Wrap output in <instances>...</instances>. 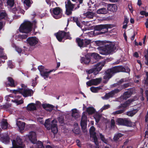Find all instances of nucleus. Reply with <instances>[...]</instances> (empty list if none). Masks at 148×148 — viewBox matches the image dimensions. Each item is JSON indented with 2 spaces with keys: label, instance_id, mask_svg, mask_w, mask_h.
<instances>
[{
  "label": "nucleus",
  "instance_id": "obj_1",
  "mask_svg": "<svg viewBox=\"0 0 148 148\" xmlns=\"http://www.w3.org/2000/svg\"><path fill=\"white\" fill-rule=\"evenodd\" d=\"M130 71L128 67H124L121 65L114 66L105 71L103 78L107 82L116 73L120 72L128 73Z\"/></svg>",
  "mask_w": 148,
  "mask_h": 148
},
{
  "label": "nucleus",
  "instance_id": "obj_2",
  "mask_svg": "<svg viewBox=\"0 0 148 148\" xmlns=\"http://www.w3.org/2000/svg\"><path fill=\"white\" fill-rule=\"evenodd\" d=\"M130 71L128 67H124L121 65L114 66L105 71L103 78L107 82L116 73L120 72L128 73Z\"/></svg>",
  "mask_w": 148,
  "mask_h": 148
},
{
  "label": "nucleus",
  "instance_id": "obj_3",
  "mask_svg": "<svg viewBox=\"0 0 148 148\" xmlns=\"http://www.w3.org/2000/svg\"><path fill=\"white\" fill-rule=\"evenodd\" d=\"M116 49L115 43L110 42L105 44L103 47H98L97 49L99 53L102 55H108L114 52Z\"/></svg>",
  "mask_w": 148,
  "mask_h": 148
},
{
  "label": "nucleus",
  "instance_id": "obj_4",
  "mask_svg": "<svg viewBox=\"0 0 148 148\" xmlns=\"http://www.w3.org/2000/svg\"><path fill=\"white\" fill-rule=\"evenodd\" d=\"M112 27V25L108 24L97 25L94 27V33L97 35L102 34L108 32V29Z\"/></svg>",
  "mask_w": 148,
  "mask_h": 148
},
{
  "label": "nucleus",
  "instance_id": "obj_5",
  "mask_svg": "<svg viewBox=\"0 0 148 148\" xmlns=\"http://www.w3.org/2000/svg\"><path fill=\"white\" fill-rule=\"evenodd\" d=\"M33 23L29 21H27L22 24L19 27V31L23 33L27 34L32 30Z\"/></svg>",
  "mask_w": 148,
  "mask_h": 148
},
{
  "label": "nucleus",
  "instance_id": "obj_6",
  "mask_svg": "<svg viewBox=\"0 0 148 148\" xmlns=\"http://www.w3.org/2000/svg\"><path fill=\"white\" fill-rule=\"evenodd\" d=\"M28 137L32 143L35 144L36 143L37 148H45V147L41 142L38 141L36 143V135L35 132L33 131L30 132L28 135Z\"/></svg>",
  "mask_w": 148,
  "mask_h": 148
},
{
  "label": "nucleus",
  "instance_id": "obj_7",
  "mask_svg": "<svg viewBox=\"0 0 148 148\" xmlns=\"http://www.w3.org/2000/svg\"><path fill=\"white\" fill-rule=\"evenodd\" d=\"M116 124L119 125L131 127L134 125L133 123L130 119L127 118H118L116 120Z\"/></svg>",
  "mask_w": 148,
  "mask_h": 148
},
{
  "label": "nucleus",
  "instance_id": "obj_8",
  "mask_svg": "<svg viewBox=\"0 0 148 148\" xmlns=\"http://www.w3.org/2000/svg\"><path fill=\"white\" fill-rule=\"evenodd\" d=\"M66 8V14L70 15L72 14L74 10L75 4L72 3L70 0H67L65 2Z\"/></svg>",
  "mask_w": 148,
  "mask_h": 148
},
{
  "label": "nucleus",
  "instance_id": "obj_9",
  "mask_svg": "<svg viewBox=\"0 0 148 148\" xmlns=\"http://www.w3.org/2000/svg\"><path fill=\"white\" fill-rule=\"evenodd\" d=\"M12 145L13 147L11 148H24L25 147L22 139L19 136H17L15 140H13Z\"/></svg>",
  "mask_w": 148,
  "mask_h": 148
},
{
  "label": "nucleus",
  "instance_id": "obj_10",
  "mask_svg": "<svg viewBox=\"0 0 148 148\" xmlns=\"http://www.w3.org/2000/svg\"><path fill=\"white\" fill-rule=\"evenodd\" d=\"M8 21V15L5 10H1V31L5 26L6 21Z\"/></svg>",
  "mask_w": 148,
  "mask_h": 148
},
{
  "label": "nucleus",
  "instance_id": "obj_11",
  "mask_svg": "<svg viewBox=\"0 0 148 148\" xmlns=\"http://www.w3.org/2000/svg\"><path fill=\"white\" fill-rule=\"evenodd\" d=\"M105 65V63H99L95 65V67L94 68L86 70V72L88 74H90L94 73L95 74H97L101 70Z\"/></svg>",
  "mask_w": 148,
  "mask_h": 148
},
{
  "label": "nucleus",
  "instance_id": "obj_12",
  "mask_svg": "<svg viewBox=\"0 0 148 148\" xmlns=\"http://www.w3.org/2000/svg\"><path fill=\"white\" fill-rule=\"evenodd\" d=\"M51 13L53 17L56 19H58L62 17V10L59 7H56L50 10Z\"/></svg>",
  "mask_w": 148,
  "mask_h": 148
},
{
  "label": "nucleus",
  "instance_id": "obj_13",
  "mask_svg": "<svg viewBox=\"0 0 148 148\" xmlns=\"http://www.w3.org/2000/svg\"><path fill=\"white\" fill-rule=\"evenodd\" d=\"M38 69L40 72L41 75L45 78H47L49 74L53 71V70L47 71L48 70L45 69L44 66L42 65L39 66L38 67Z\"/></svg>",
  "mask_w": 148,
  "mask_h": 148
},
{
  "label": "nucleus",
  "instance_id": "obj_14",
  "mask_svg": "<svg viewBox=\"0 0 148 148\" xmlns=\"http://www.w3.org/2000/svg\"><path fill=\"white\" fill-rule=\"evenodd\" d=\"M101 80L102 79L101 78L92 79L87 82L86 84L88 86H90L92 85L97 86L100 83Z\"/></svg>",
  "mask_w": 148,
  "mask_h": 148
},
{
  "label": "nucleus",
  "instance_id": "obj_15",
  "mask_svg": "<svg viewBox=\"0 0 148 148\" xmlns=\"http://www.w3.org/2000/svg\"><path fill=\"white\" fill-rule=\"evenodd\" d=\"M66 32L64 31H59L58 32L54 34L55 36L58 40L60 42H64L62 41L66 35Z\"/></svg>",
  "mask_w": 148,
  "mask_h": 148
},
{
  "label": "nucleus",
  "instance_id": "obj_16",
  "mask_svg": "<svg viewBox=\"0 0 148 148\" xmlns=\"http://www.w3.org/2000/svg\"><path fill=\"white\" fill-rule=\"evenodd\" d=\"M27 43L30 46H35L38 43V40L36 37H29L27 39Z\"/></svg>",
  "mask_w": 148,
  "mask_h": 148
},
{
  "label": "nucleus",
  "instance_id": "obj_17",
  "mask_svg": "<svg viewBox=\"0 0 148 148\" xmlns=\"http://www.w3.org/2000/svg\"><path fill=\"white\" fill-rule=\"evenodd\" d=\"M57 123V120L53 119L52 121L51 126L49 127L50 128L49 130L51 129L52 132L54 134H57L58 131Z\"/></svg>",
  "mask_w": 148,
  "mask_h": 148
},
{
  "label": "nucleus",
  "instance_id": "obj_18",
  "mask_svg": "<svg viewBox=\"0 0 148 148\" xmlns=\"http://www.w3.org/2000/svg\"><path fill=\"white\" fill-rule=\"evenodd\" d=\"M33 94V92L32 89L22 88L21 94L25 97H30Z\"/></svg>",
  "mask_w": 148,
  "mask_h": 148
},
{
  "label": "nucleus",
  "instance_id": "obj_19",
  "mask_svg": "<svg viewBox=\"0 0 148 148\" xmlns=\"http://www.w3.org/2000/svg\"><path fill=\"white\" fill-rule=\"evenodd\" d=\"M80 62L86 65H88L90 63L91 64L94 63V62L91 61L90 57L89 56H86L85 57H81L80 60Z\"/></svg>",
  "mask_w": 148,
  "mask_h": 148
},
{
  "label": "nucleus",
  "instance_id": "obj_20",
  "mask_svg": "<svg viewBox=\"0 0 148 148\" xmlns=\"http://www.w3.org/2000/svg\"><path fill=\"white\" fill-rule=\"evenodd\" d=\"M127 90V91L125 92L123 95L121 96L122 98L123 99H127L129 98L133 93V90L131 88Z\"/></svg>",
  "mask_w": 148,
  "mask_h": 148
},
{
  "label": "nucleus",
  "instance_id": "obj_21",
  "mask_svg": "<svg viewBox=\"0 0 148 148\" xmlns=\"http://www.w3.org/2000/svg\"><path fill=\"white\" fill-rule=\"evenodd\" d=\"M87 117L85 115H83L81 121L80 125L82 128L85 129L86 127Z\"/></svg>",
  "mask_w": 148,
  "mask_h": 148
},
{
  "label": "nucleus",
  "instance_id": "obj_22",
  "mask_svg": "<svg viewBox=\"0 0 148 148\" xmlns=\"http://www.w3.org/2000/svg\"><path fill=\"white\" fill-rule=\"evenodd\" d=\"M132 101H130V100L129 99L127 101H126L123 103L121 104V105L118 107V109L122 108L121 110H124V111L126 109V108L128 106L130 103Z\"/></svg>",
  "mask_w": 148,
  "mask_h": 148
},
{
  "label": "nucleus",
  "instance_id": "obj_23",
  "mask_svg": "<svg viewBox=\"0 0 148 148\" xmlns=\"http://www.w3.org/2000/svg\"><path fill=\"white\" fill-rule=\"evenodd\" d=\"M8 83H6L7 86H10L12 87H14L16 86L14 83V81L11 77H8Z\"/></svg>",
  "mask_w": 148,
  "mask_h": 148
},
{
  "label": "nucleus",
  "instance_id": "obj_24",
  "mask_svg": "<svg viewBox=\"0 0 148 148\" xmlns=\"http://www.w3.org/2000/svg\"><path fill=\"white\" fill-rule=\"evenodd\" d=\"M42 107L44 109L49 112L51 111L54 108L53 106L49 104H43Z\"/></svg>",
  "mask_w": 148,
  "mask_h": 148
},
{
  "label": "nucleus",
  "instance_id": "obj_25",
  "mask_svg": "<svg viewBox=\"0 0 148 148\" xmlns=\"http://www.w3.org/2000/svg\"><path fill=\"white\" fill-rule=\"evenodd\" d=\"M26 109L30 111L36 110H37L35 104L33 103H31L28 104L27 106Z\"/></svg>",
  "mask_w": 148,
  "mask_h": 148
},
{
  "label": "nucleus",
  "instance_id": "obj_26",
  "mask_svg": "<svg viewBox=\"0 0 148 148\" xmlns=\"http://www.w3.org/2000/svg\"><path fill=\"white\" fill-rule=\"evenodd\" d=\"M139 110L138 108L133 109L132 110L127 112L126 114L129 116L132 117Z\"/></svg>",
  "mask_w": 148,
  "mask_h": 148
},
{
  "label": "nucleus",
  "instance_id": "obj_27",
  "mask_svg": "<svg viewBox=\"0 0 148 148\" xmlns=\"http://www.w3.org/2000/svg\"><path fill=\"white\" fill-rule=\"evenodd\" d=\"M1 127L2 129H7L8 127V123L6 119H3L1 121Z\"/></svg>",
  "mask_w": 148,
  "mask_h": 148
},
{
  "label": "nucleus",
  "instance_id": "obj_28",
  "mask_svg": "<svg viewBox=\"0 0 148 148\" xmlns=\"http://www.w3.org/2000/svg\"><path fill=\"white\" fill-rule=\"evenodd\" d=\"M91 56L95 60V61L93 62L94 63L97 62V61L100 59L101 58V56L98 54L95 53H92L91 54Z\"/></svg>",
  "mask_w": 148,
  "mask_h": 148
},
{
  "label": "nucleus",
  "instance_id": "obj_29",
  "mask_svg": "<svg viewBox=\"0 0 148 148\" xmlns=\"http://www.w3.org/2000/svg\"><path fill=\"white\" fill-rule=\"evenodd\" d=\"M3 50V49L1 47V51ZM7 59V57L6 54H3L1 52V63H4L5 62V60Z\"/></svg>",
  "mask_w": 148,
  "mask_h": 148
},
{
  "label": "nucleus",
  "instance_id": "obj_30",
  "mask_svg": "<svg viewBox=\"0 0 148 148\" xmlns=\"http://www.w3.org/2000/svg\"><path fill=\"white\" fill-rule=\"evenodd\" d=\"M76 41L79 47H84V39H81L80 38H78L76 39Z\"/></svg>",
  "mask_w": 148,
  "mask_h": 148
},
{
  "label": "nucleus",
  "instance_id": "obj_31",
  "mask_svg": "<svg viewBox=\"0 0 148 148\" xmlns=\"http://www.w3.org/2000/svg\"><path fill=\"white\" fill-rule=\"evenodd\" d=\"M108 12V9L102 8L99 9L97 11V13L98 14H105Z\"/></svg>",
  "mask_w": 148,
  "mask_h": 148
},
{
  "label": "nucleus",
  "instance_id": "obj_32",
  "mask_svg": "<svg viewBox=\"0 0 148 148\" xmlns=\"http://www.w3.org/2000/svg\"><path fill=\"white\" fill-rule=\"evenodd\" d=\"M1 139L3 142L8 143L10 142V138L8 135H6L3 136L2 137H1Z\"/></svg>",
  "mask_w": 148,
  "mask_h": 148
},
{
  "label": "nucleus",
  "instance_id": "obj_33",
  "mask_svg": "<svg viewBox=\"0 0 148 148\" xmlns=\"http://www.w3.org/2000/svg\"><path fill=\"white\" fill-rule=\"evenodd\" d=\"M84 15L86 17L90 19L93 18L94 16L95 15L94 13L92 12L88 11L86 13H84Z\"/></svg>",
  "mask_w": 148,
  "mask_h": 148
},
{
  "label": "nucleus",
  "instance_id": "obj_34",
  "mask_svg": "<svg viewBox=\"0 0 148 148\" xmlns=\"http://www.w3.org/2000/svg\"><path fill=\"white\" fill-rule=\"evenodd\" d=\"M17 125L20 130L22 131L24 130L25 125V123L18 121L17 123Z\"/></svg>",
  "mask_w": 148,
  "mask_h": 148
},
{
  "label": "nucleus",
  "instance_id": "obj_35",
  "mask_svg": "<svg viewBox=\"0 0 148 148\" xmlns=\"http://www.w3.org/2000/svg\"><path fill=\"white\" fill-rule=\"evenodd\" d=\"M106 43L103 41L101 40H97L94 42V44L95 46H99V47H103L104 45V43Z\"/></svg>",
  "mask_w": 148,
  "mask_h": 148
},
{
  "label": "nucleus",
  "instance_id": "obj_36",
  "mask_svg": "<svg viewBox=\"0 0 148 148\" xmlns=\"http://www.w3.org/2000/svg\"><path fill=\"white\" fill-rule=\"evenodd\" d=\"M73 22H75L77 26L80 28H82V26L81 25V23L78 20V17H73Z\"/></svg>",
  "mask_w": 148,
  "mask_h": 148
},
{
  "label": "nucleus",
  "instance_id": "obj_37",
  "mask_svg": "<svg viewBox=\"0 0 148 148\" xmlns=\"http://www.w3.org/2000/svg\"><path fill=\"white\" fill-rule=\"evenodd\" d=\"M113 93L111 91L110 92L106 93L104 96L103 97V98L105 99H108L110 98H112L114 97Z\"/></svg>",
  "mask_w": 148,
  "mask_h": 148
},
{
  "label": "nucleus",
  "instance_id": "obj_38",
  "mask_svg": "<svg viewBox=\"0 0 148 148\" xmlns=\"http://www.w3.org/2000/svg\"><path fill=\"white\" fill-rule=\"evenodd\" d=\"M86 111L89 114H92L95 112V109L92 107H89L86 109Z\"/></svg>",
  "mask_w": 148,
  "mask_h": 148
},
{
  "label": "nucleus",
  "instance_id": "obj_39",
  "mask_svg": "<svg viewBox=\"0 0 148 148\" xmlns=\"http://www.w3.org/2000/svg\"><path fill=\"white\" fill-rule=\"evenodd\" d=\"M109 8H110V11L113 12H116L117 10V7L116 4H110L109 6Z\"/></svg>",
  "mask_w": 148,
  "mask_h": 148
},
{
  "label": "nucleus",
  "instance_id": "obj_40",
  "mask_svg": "<svg viewBox=\"0 0 148 148\" xmlns=\"http://www.w3.org/2000/svg\"><path fill=\"white\" fill-rule=\"evenodd\" d=\"M6 3L8 6L12 8L14 6V0H7Z\"/></svg>",
  "mask_w": 148,
  "mask_h": 148
},
{
  "label": "nucleus",
  "instance_id": "obj_41",
  "mask_svg": "<svg viewBox=\"0 0 148 148\" xmlns=\"http://www.w3.org/2000/svg\"><path fill=\"white\" fill-rule=\"evenodd\" d=\"M99 134L100 138L102 141L106 144H108V140L107 139L105 138L104 135L101 133H99Z\"/></svg>",
  "mask_w": 148,
  "mask_h": 148
},
{
  "label": "nucleus",
  "instance_id": "obj_42",
  "mask_svg": "<svg viewBox=\"0 0 148 148\" xmlns=\"http://www.w3.org/2000/svg\"><path fill=\"white\" fill-rule=\"evenodd\" d=\"M90 90L93 92H97L98 90L101 89L100 87H95L93 86L91 87L90 88Z\"/></svg>",
  "mask_w": 148,
  "mask_h": 148
},
{
  "label": "nucleus",
  "instance_id": "obj_43",
  "mask_svg": "<svg viewBox=\"0 0 148 148\" xmlns=\"http://www.w3.org/2000/svg\"><path fill=\"white\" fill-rule=\"evenodd\" d=\"M123 134L120 133H119L115 134L113 138L114 141H117L119 139V138L122 137Z\"/></svg>",
  "mask_w": 148,
  "mask_h": 148
},
{
  "label": "nucleus",
  "instance_id": "obj_44",
  "mask_svg": "<svg viewBox=\"0 0 148 148\" xmlns=\"http://www.w3.org/2000/svg\"><path fill=\"white\" fill-rule=\"evenodd\" d=\"M94 117L96 122L98 123L100 120L101 115L99 114H97L94 116Z\"/></svg>",
  "mask_w": 148,
  "mask_h": 148
},
{
  "label": "nucleus",
  "instance_id": "obj_45",
  "mask_svg": "<svg viewBox=\"0 0 148 148\" xmlns=\"http://www.w3.org/2000/svg\"><path fill=\"white\" fill-rule=\"evenodd\" d=\"M24 3L27 6L25 8L26 10H27L31 6V3L30 0H25L24 1Z\"/></svg>",
  "mask_w": 148,
  "mask_h": 148
},
{
  "label": "nucleus",
  "instance_id": "obj_46",
  "mask_svg": "<svg viewBox=\"0 0 148 148\" xmlns=\"http://www.w3.org/2000/svg\"><path fill=\"white\" fill-rule=\"evenodd\" d=\"M91 137L93 138L95 144L97 145L98 144V139L96 136V134L90 135Z\"/></svg>",
  "mask_w": 148,
  "mask_h": 148
},
{
  "label": "nucleus",
  "instance_id": "obj_47",
  "mask_svg": "<svg viewBox=\"0 0 148 148\" xmlns=\"http://www.w3.org/2000/svg\"><path fill=\"white\" fill-rule=\"evenodd\" d=\"M51 124H50V122L49 119L46 120L45 122V126L46 127L48 130H49L50 126Z\"/></svg>",
  "mask_w": 148,
  "mask_h": 148
},
{
  "label": "nucleus",
  "instance_id": "obj_48",
  "mask_svg": "<svg viewBox=\"0 0 148 148\" xmlns=\"http://www.w3.org/2000/svg\"><path fill=\"white\" fill-rule=\"evenodd\" d=\"M146 77L144 78L142 82L145 85L148 86V72L146 73Z\"/></svg>",
  "mask_w": 148,
  "mask_h": 148
},
{
  "label": "nucleus",
  "instance_id": "obj_49",
  "mask_svg": "<svg viewBox=\"0 0 148 148\" xmlns=\"http://www.w3.org/2000/svg\"><path fill=\"white\" fill-rule=\"evenodd\" d=\"M84 47H86L87 45L91 43V40L89 39H85L84 40Z\"/></svg>",
  "mask_w": 148,
  "mask_h": 148
},
{
  "label": "nucleus",
  "instance_id": "obj_50",
  "mask_svg": "<svg viewBox=\"0 0 148 148\" xmlns=\"http://www.w3.org/2000/svg\"><path fill=\"white\" fill-rule=\"evenodd\" d=\"M130 84L129 83L124 84L123 85H121L119 86L118 88H120L121 90L123 89H124L128 87L129 86Z\"/></svg>",
  "mask_w": 148,
  "mask_h": 148
},
{
  "label": "nucleus",
  "instance_id": "obj_51",
  "mask_svg": "<svg viewBox=\"0 0 148 148\" xmlns=\"http://www.w3.org/2000/svg\"><path fill=\"white\" fill-rule=\"evenodd\" d=\"M95 128L93 126H91L89 130L90 135L96 134V133L95 132Z\"/></svg>",
  "mask_w": 148,
  "mask_h": 148
},
{
  "label": "nucleus",
  "instance_id": "obj_52",
  "mask_svg": "<svg viewBox=\"0 0 148 148\" xmlns=\"http://www.w3.org/2000/svg\"><path fill=\"white\" fill-rule=\"evenodd\" d=\"M124 112V110H120L114 112L112 114L114 115H116L118 114H120L123 113Z\"/></svg>",
  "mask_w": 148,
  "mask_h": 148
},
{
  "label": "nucleus",
  "instance_id": "obj_53",
  "mask_svg": "<svg viewBox=\"0 0 148 148\" xmlns=\"http://www.w3.org/2000/svg\"><path fill=\"white\" fill-rule=\"evenodd\" d=\"M22 88H18L17 90H10V92H12L15 94L18 92H19L21 94Z\"/></svg>",
  "mask_w": 148,
  "mask_h": 148
},
{
  "label": "nucleus",
  "instance_id": "obj_54",
  "mask_svg": "<svg viewBox=\"0 0 148 148\" xmlns=\"http://www.w3.org/2000/svg\"><path fill=\"white\" fill-rule=\"evenodd\" d=\"M58 119L59 122L61 124L64 123V119L63 116H59Z\"/></svg>",
  "mask_w": 148,
  "mask_h": 148
},
{
  "label": "nucleus",
  "instance_id": "obj_55",
  "mask_svg": "<svg viewBox=\"0 0 148 148\" xmlns=\"http://www.w3.org/2000/svg\"><path fill=\"white\" fill-rule=\"evenodd\" d=\"M119 88V89L116 88L111 91L114 96L115 94L117 93L121 90V89L120 88Z\"/></svg>",
  "mask_w": 148,
  "mask_h": 148
},
{
  "label": "nucleus",
  "instance_id": "obj_56",
  "mask_svg": "<svg viewBox=\"0 0 148 148\" xmlns=\"http://www.w3.org/2000/svg\"><path fill=\"white\" fill-rule=\"evenodd\" d=\"M13 102L17 104V105H19L23 103L24 101L22 99L18 100L17 99H15L13 101Z\"/></svg>",
  "mask_w": 148,
  "mask_h": 148
},
{
  "label": "nucleus",
  "instance_id": "obj_57",
  "mask_svg": "<svg viewBox=\"0 0 148 148\" xmlns=\"http://www.w3.org/2000/svg\"><path fill=\"white\" fill-rule=\"evenodd\" d=\"M7 64L8 67L12 69L14 67V66L13 64L12 61L11 60L8 61Z\"/></svg>",
  "mask_w": 148,
  "mask_h": 148
},
{
  "label": "nucleus",
  "instance_id": "obj_58",
  "mask_svg": "<svg viewBox=\"0 0 148 148\" xmlns=\"http://www.w3.org/2000/svg\"><path fill=\"white\" fill-rule=\"evenodd\" d=\"M9 105L8 104H6L2 106H1V109H6L9 108Z\"/></svg>",
  "mask_w": 148,
  "mask_h": 148
},
{
  "label": "nucleus",
  "instance_id": "obj_59",
  "mask_svg": "<svg viewBox=\"0 0 148 148\" xmlns=\"http://www.w3.org/2000/svg\"><path fill=\"white\" fill-rule=\"evenodd\" d=\"M115 122L114 119H112L111 120L110 126L112 128H114L115 126Z\"/></svg>",
  "mask_w": 148,
  "mask_h": 148
},
{
  "label": "nucleus",
  "instance_id": "obj_60",
  "mask_svg": "<svg viewBox=\"0 0 148 148\" xmlns=\"http://www.w3.org/2000/svg\"><path fill=\"white\" fill-rule=\"evenodd\" d=\"M65 37L66 39H71V38L70 37L69 32H66Z\"/></svg>",
  "mask_w": 148,
  "mask_h": 148
},
{
  "label": "nucleus",
  "instance_id": "obj_61",
  "mask_svg": "<svg viewBox=\"0 0 148 148\" xmlns=\"http://www.w3.org/2000/svg\"><path fill=\"white\" fill-rule=\"evenodd\" d=\"M144 57L145 58V64L146 65L148 66V56H147V55H145L144 56Z\"/></svg>",
  "mask_w": 148,
  "mask_h": 148
},
{
  "label": "nucleus",
  "instance_id": "obj_62",
  "mask_svg": "<svg viewBox=\"0 0 148 148\" xmlns=\"http://www.w3.org/2000/svg\"><path fill=\"white\" fill-rule=\"evenodd\" d=\"M129 21V20L127 18L126 16H125L124 17V21L123 22V24H127Z\"/></svg>",
  "mask_w": 148,
  "mask_h": 148
},
{
  "label": "nucleus",
  "instance_id": "obj_63",
  "mask_svg": "<svg viewBox=\"0 0 148 148\" xmlns=\"http://www.w3.org/2000/svg\"><path fill=\"white\" fill-rule=\"evenodd\" d=\"M110 107V105L109 104H107L104 105L102 108V110L107 109Z\"/></svg>",
  "mask_w": 148,
  "mask_h": 148
},
{
  "label": "nucleus",
  "instance_id": "obj_64",
  "mask_svg": "<svg viewBox=\"0 0 148 148\" xmlns=\"http://www.w3.org/2000/svg\"><path fill=\"white\" fill-rule=\"evenodd\" d=\"M20 37L22 38V39H25L28 37V34H24L20 36Z\"/></svg>",
  "mask_w": 148,
  "mask_h": 148
}]
</instances>
